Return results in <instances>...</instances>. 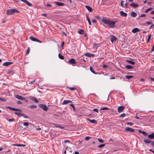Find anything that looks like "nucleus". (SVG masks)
I'll list each match as a JSON object with an SVG mask.
<instances>
[{"instance_id":"f257e3e1","label":"nucleus","mask_w":154,"mask_h":154,"mask_svg":"<svg viewBox=\"0 0 154 154\" xmlns=\"http://www.w3.org/2000/svg\"><path fill=\"white\" fill-rule=\"evenodd\" d=\"M101 21L105 24H107L108 26L111 28H113L115 26L116 22L109 20L106 19L104 18L102 19Z\"/></svg>"},{"instance_id":"f03ea898","label":"nucleus","mask_w":154,"mask_h":154,"mask_svg":"<svg viewBox=\"0 0 154 154\" xmlns=\"http://www.w3.org/2000/svg\"><path fill=\"white\" fill-rule=\"evenodd\" d=\"M7 14L8 15H11L14 13H19L20 11L17 9H8L6 11Z\"/></svg>"},{"instance_id":"7ed1b4c3","label":"nucleus","mask_w":154,"mask_h":154,"mask_svg":"<svg viewBox=\"0 0 154 154\" xmlns=\"http://www.w3.org/2000/svg\"><path fill=\"white\" fill-rule=\"evenodd\" d=\"M39 106L45 111H47L48 109V107L44 104H39Z\"/></svg>"},{"instance_id":"20e7f679","label":"nucleus","mask_w":154,"mask_h":154,"mask_svg":"<svg viewBox=\"0 0 154 154\" xmlns=\"http://www.w3.org/2000/svg\"><path fill=\"white\" fill-rule=\"evenodd\" d=\"M30 38L33 41L37 42L40 43H42V42L40 40L33 36H30Z\"/></svg>"},{"instance_id":"39448f33","label":"nucleus","mask_w":154,"mask_h":154,"mask_svg":"<svg viewBox=\"0 0 154 154\" xmlns=\"http://www.w3.org/2000/svg\"><path fill=\"white\" fill-rule=\"evenodd\" d=\"M7 108L10 109L11 110H13L15 111H19L20 112H22V110L21 109H16L14 108H13L9 106H8L7 107Z\"/></svg>"},{"instance_id":"423d86ee","label":"nucleus","mask_w":154,"mask_h":154,"mask_svg":"<svg viewBox=\"0 0 154 154\" xmlns=\"http://www.w3.org/2000/svg\"><path fill=\"white\" fill-rule=\"evenodd\" d=\"M125 108V107L123 106H120L118 108V111L120 113L122 112Z\"/></svg>"},{"instance_id":"0eeeda50","label":"nucleus","mask_w":154,"mask_h":154,"mask_svg":"<svg viewBox=\"0 0 154 154\" xmlns=\"http://www.w3.org/2000/svg\"><path fill=\"white\" fill-rule=\"evenodd\" d=\"M117 38L113 35H112L110 36V41L112 43L116 42Z\"/></svg>"},{"instance_id":"6e6552de","label":"nucleus","mask_w":154,"mask_h":154,"mask_svg":"<svg viewBox=\"0 0 154 154\" xmlns=\"http://www.w3.org/2000/svg\"><path fill=\"white\" fill-rule=\"evenodd\" d=\"M125 130L126 131L130 132H134L135 131V130L134 129L129 127L126 128Z\"/></svg>"},{"instance_id":"1a4fd4ad","label":"nucleus","mask_w":154,"mask_h":154,"mask_svg":"<svg viewBox=\"0 0 154 154\" xmlns=\"http://www.w3.org/2000/svg\"><path fill=\"white\" fill-rule=\"evenodd\" d=\"M68 63L70 64H75L76 62L74 58H71L68 60Z\"/></svg>"},{"instance_id":"9d476101","label":"nucleus","mask_w":154,"mask_h":154,"mask_svg":"<svg viewBox=\"0 0 154 154\" xmlns=\"http://www.w3.org/2000/svg\"><path fill=\"white\" fill-rule=\"evenodd\" d=\"M15 97L17 99L21 100H25L26 99L25 98L23 97L22 96H19L18 95H16L15 96Z\"/></svg>"},{"instance_id":"9b49d317","label":"nucleus","mask_w":154,"mask_h":154,"mask_svg":"<svg viewBox=\"0 0 154 154\" xmlns=\"http://www.w3.org/2000/svg\"><path fill=\"white\" fill-rule=\"evenodd\" d=\"M13 63V62H5L3 64V65L5 66H7L10 65L12 64Z\"/></svg>"},{"instance_id":"f8f14e48","label":"nucleus","mask_w":154,"mask_h":154,"mask_svg":"<svg viewBox=\"0 0 154 154\" xmlns=\"http://www.w3.org/2000/svg\"><path fill=\"white\" fill-rule=\"evenodd\" d=\"M84 55L88 57H94L95 55L94 54H91L88 53H85L84 54Z\"/></svg>"},{"instance_id":"ddd939ff","label":"nucleus","mask_w":154,"mask_h":154,"mask_svg":"<svg viewBox=\"0 0 154 154\" xmlns=\"http://www.w3.org/2000/svg\"><path fill=\"white\" fill-rule=\"evenodd\" d=\"M120 15L123 17H126L127 16V14L126 13H125L123 11H120L119 12Z\"/></svg>"},{"instance_id":"4468645a","label":"nucleus","mask_w":154,"mask_h":154,"mask_svg":"<svg viewBox=\"0 0 154 154\" xmlns=\"http://www.w3.org/2000/svg\"><path fill=\"white\" fill-rule=\"evenodd\" d=\"M54 3L57 5H58L59 6H64L65 5V4L64 3L58 2H54Z\"/></svg>"},{"instance_id":"2eb2a0df","label":"nucleus","mask_w":154,"mask_h":154,"mask_svg":"<svg viewBox=\"0 0 154 154\" xmlns=\"http://www.w3.org/2000/svg\"><path fill=\"white\" fill-rule=\"evenodd\" d=\"M140 31V29L137 28H134L132 30V32L133 33H135L137 32H139Z\"/></svg>"},{"instance_id":"dca6fc26","label":"nucleus","mask_w":154,"mask_h":154,"mask_svg":"<svg viewBox=\"0 0 154 154\" xmlns=\"http://www.w3.org/2000/svg\"><path fill=\"white\" fill-rule=\"evenodd\" d=\"M30 99L33 100L34 102L36 103H38V102L37 99L34 97H30Z\"/></svg>"},{"instance_id":"f3484780","label":"nucleus","mask_w":154,"mask_h":154,"mask_svg":"<svg viewBox=\"0 0 154 154\" xmlns=\"http://www.w3.org/2000/svg\"><path fill=\"white\" fill-rule=\"evenodd\" d=\"M72 102V101L70 100H64L62 102V105H65L69 103Z\"/></svg>"},{"instance_id":"a211bd4d","label":"nucleus","mask_w":154,"mask_h":154,"mask_svg":"<svg viewBox=\"0 0 154 154\" xmlns=\"http://www.w3.org/2000/svg\"><path fill=\"white\" fill-rule=\"evenodd\" d=\"M87 120L92 123L97 124V121L94 119L91 120L89 119H87Z\"/></svg>"},{"instance_id":"6ab92c4d","label":"nucleus","mask_w":154,"mask_h":154,"mask_svg":"<svg viewBox=\"0 0 154 154\" xmlns=\"http://www.w3.org/2000/svg\"><path fill=\"white\" fill-rule=\"evenodd\" d=\"M130 5L131 6L133 7L134 8H137V7L139 6V5L136 4L134 3H131L130 4Z\"/></svg>"},{"instance_id":"aec40b11","label":"nucleus","mask_w":154,"mask_h":154,"mask_svg":"<svg viewBox=\"0 0 154 154\" xmlns=\"http://www.w3.org/2000/svg\"><path fill=\"white\" fill-rule=\"evenodd\" d=\"M85 7L90 12H92V11L93 9L91 7L87 5H85Z\"/></svg>"},{"instance_id":"412c9836","label":"nucleus","mask_w":154,"mask_h":154,"mask_svg":"<svg viewBox=\"0 0 154 154\" xmlns=\"http://www.w3.org/2000/svg\"><path fill=\"white\" fill-rule=\"evenodd\" d=\"M152 141H151L150 140L148 139H145L144 140V142L146 143H150L151 144V143Z\"/></svg>"},{"instance_id":"4be33fe9","label":"nucleus","mask_w":154,"mask_h":154,"mask_svg":"<svg viewBox=\"0 0 154 154\" xmlns=\"http://www.w3.org/2000/svg\"><path fill=\"white\" fill-rule=\"evenodd\" d=\"M12 145L14 146H17L20 147H24L26 146L25 144H13Z\"/></svg>"},{"instance_id":"5701e85b","label":"nucleus","mask_w":154,"mask_h":154,"mask_svg":"<svg viewBox=\"0 0 154 154\" xmlns=\"http://www.w3.org/2000/svg\"><path fill=\"white\" fill-rule=\"evenodd\" d=\"M148 137L150 139H154V133L149 134L148 136Z\"/></svg>"},{"instance_id":"b1692460","label":"nucleus","mask_w":154,"mask_h":154,"mask_svg":"<svg viewBox=\"0 0 154 154\" xmlns=\"http://www.w3.org/2000/svg\"><path fill=\"white\" fill-rule=\"evenodd\" d=\"M131 14L132 17H136L137 16V14H136V13H135L134 11L131 12Z\"/></svg>"},{"instance_id":"393cba45","label":"nucleus","mask_w":154,"mask_h":154,"mask_svg":"<svg viewBox=\"0 0 154 154\" xmlns=\"http://www.w3.org/2000/svg\"><path fill=\"white\" fill-rule=\"evenodd\" d=\"M139 132L140 133H141L142 134H143V135H144L145 136H147L148 135L147 133L144 131L139 130Z\"/></svg>"},{"instance_id":"a878e982","label":"nucleus","mask_w":154,"mask_h":154,"mask_svg":"<svg viewBox=\"0 0 154 154\" xmlns=\"http://www.w3.org/2000/svg\"><path fill=\"white\" fill-rule=\"evenodd\" d=\"M90 70L94 74H97V73L95 71H94L93 70V68L92 67V66H90Z\"/></svg>"},{"instance_id":"bb28decb","label":"nucleus","mask_w":154,"mask_h":154,"mask_svg":"<svg viewBox=\"0 0 154 154\" xmlns=\"http://www.w3.org/2000/svg\"><path fill=\"white\" fill-rule=\"evenodd\" d=\"M84 31L82 29H80L78 31V32L81 34H83Z\"/></svg>"},{"instance_id":"cd10ccee","label":"nucleus","mask_w":154,"mask_h":154,"mask_svg":"<svg viewBox=\"0 0 154 154\" xmlns=\"http://www.w3.org/2000/svg\"><path fill=\"white\" fill-rule=\"evenodd\" d=\"M126 67L128 69L134 68V67L133 66L129 65H126Z\"/></svg>"},{"instance_id":"c85d7f7f","label":"nucleus","mask_w":154,"mask_h":154,"mask_svg":"<svg viewBox=\"0 0 154 154\" xmlns=\"http://www.w3.org/2000/svg\"><path fill=\"white\" fill-rule=\"evenodd\" d=\"M126 61L127 62L129 63L132 65H134L135 63L134 62L129 60H126Z\"/></svg>"},{"instance_id":"c756f323","label":"nucleus","mask_w":154,"mask_h":154,"mask_svg":"<svg viewBox=\"0 0 154 154\" xmlns=\"http://www.w3.org/2000/svg\"><path fill=\"white\" fill-rule=\"evenodd\" d=\"M58 57L59 58L61 59H64V57L61 54H58Z\"/></svg>"},{"instance_id":"7c9ffc66","label":"nucleus","mask_w":154,"mask_h":154,"mask_svg":"<svg viewBox=\"0 0 154 154\" xmlns=\"http://www.w3.org/2000/svg\"><path fill=\"white\" fill-rule=\"evenodd\" d=\"M86 17H87V20H88V22L89 23V25H91V21H90L89 18L88 17V15L87 14L86 15Z\"/></svg>"},{"instance_id":"2f4dec72","label":"nucleus","mask_w":154,"mask_h":154,"mask_svg":"<svg viewBox=\"0 0 154 154\" xmlns=\"http://www.w3.org/2000/svg\"><path fill=\"white\" fill-rule=\"evenodd\" d=\"M151 34H150L148 35V37L147 40L146 41V42L147 43H148L149 42V41L151 37Z\"/></svg>"},{"instance_id":"473e14b6","label":"nucleus","mask_w":154,"mask_h":154,"mask_svg":"<svg viewBox=\"0 0 154 154\" xmlns=\"http://www.w3.org/2000/svg\"><path fill=\"white\" fill-rule=\"evenodd\" d=\"M134 77L133 76L127 75L125 76V78L127 79H130Z\"/></svg>"},{"instance_id":"72a5a7b5","label":"nucleus","mask_w":154,"mask_h":154,"mask_svg":"<svg viewBox=\"0 0 154 154\" xmlns=\"http://www.w3.org/2000/svg\"><path fill=\"white\" fill-rule=\"evenodd\" d=\"M70 105L72 107V108H73V109L74 110V111H75L76 110V109H75V107L74 105V104H70Z\"/></svg>"},{"instance_id":"f704fd0d","label":"nucleus","mask_w":154,"mask_h":154,"mask_svg":"<svg viewBox=\"0 0 154 154\" xmlns=\"http://www.w3.org/2000/svg\"><path fill=\"white\" fill-rule=\"evenodd\" d=\"M15 114L17 115L18 116H22V115L23 113L16 112H15Z\"/></svg>"},{"instance_id":"c9c22d12","label":"nucleus","mask_w":154,"mask_h":154,"mask_svg":"<svg viewBox=\"0 0 154 154\" xmlns=\"http://www.w3.org/2000/svg\"><path fill=\"white\" fill-rule=\"evenodd\" d=\"M29 108H30L31 109H33V108H37V106L35 105H32L30 106H29Z\"/></svg>"},{"instance_id":"e433bc0d","label":"nucleus","mask_w":154,"mask_h":154,"mask_svg":"<svg viewBox=\"0 0 154 154\" xmlns=\"http://www.w3.org/2000/svg\"><path fill=\"white\" fill-rule=\"evenodd\" d=\"M26 3L29 6H31L32 5V4L29 3V2L27 1L26 2Z\"/></svg>"},{"instance_id":"4c0bfd02","label":"nucleus","mask_w":154,"mask_h":154,"mask_svg":"<svg viewBox=\"0 0 154 154\" xmlns=\"http://www.w3.org/2000/svg\"><path fill=\"white\" fill-rule=\"evenodd\" d=\"M152 9H153V8H148L146 9L145 11V13H146L148 11H149L150 10H152Z\"/></svg>"},{"instance_id":"58836bf2","label":"nucleus","mask_w":154,"mask_h":154,"mask_svg":"<svg viewBox=\"0 0 154 154\" xmlns=\"http://www.w3.org/2000/svg\"><path fill=\"white\" fill-rule=\"evenodd\" d=\"M105 144H101L100 145H99L98 146V147L99 148H101L104 147L105 146Z\"/></svg>"},{"instance_id":"ea45409f","label":"nucleus","mask_w":154,"mask_h":154,"mask_svg":"<svg viewBox=\"0 0 154 154\" xmlns=\"http://www.w3.org/2000/svg\"><path fill=\"white\" fill-rule=\"evenodd\" d=\"M67 88H69V89L73 91L76 90V88H73V87H67Z\"/></svg>"},{"instance_id":"a19ab883","label":"nucleus","mask_w":154,"mask_h":154,"mask_svg":"<svg viewBox=\"0 0 154 154\" xmlns=\"http://www.w3.org/2000/svg\"><path fill=\"white\" fill-rule=\"evenodd\" d=\"M22 123L23 124V125L25 126H27L29 125V123L28 122H23Z\"/></svg>"},{"instance_id":"79ce46f5","label":"nucleus","mask_w":154,"mask_h":154,"mask_svg":"<svg viewBox=\"0 0 154 154\" xmlns=\"http://www.w3.org/2000/svg\"><path fill=\"white\" fill-rule=\"evenodd\" d=\"M126 116L125 114L124 113H122L121 114L120 116L119 117H125Z\"/></svg>"},{"instance_id":"37998d69","label":"nucleus","mask_w":154,"mask_h":154,"mask_svg":"<svg viewBox=\"0 0 154 154\" xmlns=\"http://www.w3.org/2000/svg\"><path fill=\"white\" fill-rule=\"evenodd\" d=\"M56 127H58L60 128H64L59 125H56L55 126Z\"/></svg>"},{"instance_id":"c03bdc74","label":"nucleus","mask_w":154,"mask_h":154,"mask_svg":"<svg viewBox=\"0 0 154 154\" xmlns=\"http://www.w3.org/2000/svg\"><path fill=\"white\" fill-rule=\"evenodd\" d=\"M109 108L108 107H103L100 109V110H109Z\"/></svg>"},{"instance_id":"a18cd8bd","label":"nucleus","mask_w":154,"mask_h":154,"mask_svg":"<svg viewBox=\"0 0 154 154\" xmlns=\"http://www.w3.org/2000/svg\"><path fill=\"white\" fill-rule=\"evenodd\" d=\"M98 140L99 142L101 143H103L104 142V141L100 138H98Z\"/></svg>"},{"instance_id":"49530a36","label":"nucleus","mask_w":154,"mask_h":154,"mask_svg":"<svg viewBox=\"0 0 154 154\" xmlns=\"http://www.w3.org/2000/svg\"><path fill=\"white\" fill-rule=\"evenodd\" d=\"M127 124L130 125V126H132L134 125V124L132 122H128L127 123Z\"/></svg>"},{"instance_id":"de8ad7c7","label":"nucleus","mask_w":154,"mask_h":154,"mask_svg":"<svg viewBox=\"0 0 154 154\" xmlns=\"http://www.w3.org/2000/svg\"><path fill=\"white\" fill-rule=\"evenodd\" d=\"M91 137H85V140H88L90 139H91Z\"/></svg>"},{"instance_id":"09e8293b","label":"nucleus","mask_w":154,"mask_h":154,"mask_svg":"<svg viewBox=\"0 0 154 154\" xmlns=\"http://www.w3.org/2000/svg\"><path fill=\"white\" fill-rule=\"evenodd\" d=\"M93 110L94 112H96L97 113L99 112L98 110V109H97V108H95L94 109H93Z\"/></svg>"},{"instance_id":"8fccbe9b","label":"nucleus","mask_w":154,"mask_h":154,"mask_svg":"<svg viewBox=\"0 0 154 154\" xmlns=\"http://www.w3.org/2000/svg\"><path fill=\"white\" fill-rule=\"evenodd\" d=\"M22 116L24 118H28V116L23 113L22 114Z\"/></svg>"},{"instance_id":"3c124183","label":"nucleus","mask_w":154,"mask_h":154,"mask_svg":"<svg viewBox=\"0 0 154 154\" xmlns=\"http://www.w3.org/2000/svg\"><path fill=\"white\" fill-rule=\"evenodd\" d=\"M0 100L2 101H6V100L5 99L2 98L1 97H0Z\"/></svg>"},{"instance_id":"603ef678","label":"nucleus","mask_w":154,"mask_h":154,"mask_svg":"<svg viewBox=\"0 0 154 154\" xmlns=\"http://www.w3.org/2000/svg\"><path fill=\"white\" fill-rule=\"evenodd\" d=\"M124 2V1H122L121 2V5L122 7H124L123 3Z\"/></svg>"},{"instance_id":"864d4df0","label":"nucleus","mask_w":154,"mask_h":154,"mask_svg":"<svg viewBox=\"0 0 154 154\" xmlns=\"http://www.w3.org/2000/svg\"><path fill=\"white\" fill-rule=\"evenodd\" d=\"M30 52V49L29 48H28L27 50V52L26 53V54H28Z\"/></svg>"},{"instance_id":"5fc2aeb1","label":"nucleus","mask_w":154,"mask_h":154,"mask_svg":"<svg viewBox=\"0 0 154 154\" xmlns=\"http://www.w3.org/2000/svg\"><path fill=\"white\" fill-rule=\"evenodd\" d=\"M108 67V66L107 65H105V64H104L103 66V67L104 68H107Z\"/></svg>"},{"instance_id":"6e6d98bb","label":"nucleus","mask_w":154,"mask_h":154,"mask_svg":"<svg viewBox=\"0 0 154 154\" xmlns=\"http://www.w3.org/2000/svg\"><path fill=\"white\" fill-rule=\"evenodd\" d=\"M94 48H97V45L95 43H94Z\"/></svg>"},{"instance_id":"4d7b16f0","label":"nucleus","mask_w":154,"mask_h":154,"mask_svg":"<svg viewBox=\"0 0 154 154\" xmlns=\"http://www.w3.org/2000/svg\"><path fill=\"white\" fill-rule=\"evenodd\" d=\"M69 151L68 150H66L64 152V154H68Z\"/></svg>"},{"instance_id":"13d9d810","label":"nucleus","mask_w":154,"mask_h":154,"mask_svg":"<svg viewBox=\"0 0 154 154\" xmlns=\"http://www.w3.org/2000/svg\"><path fill=\"white\" fill-rule=\"evenodd\" d=\"M17 103L18 104H21L22 103V102L20 101H17Z\"/></svg>"},{"instance_id":"bf43d9fd","label":"nucleus","mask_w":154,"mask_h":154,"mask_svg":"<svg viewBox=\"0 0 154 154\" xmlns=\"http://www.w3.org/2000/svg\"><path fill=\"white\" fill-rule=\"evenodd\" d=\"M14 119H10L8 120V121H9V122H12V121H14Z\"/></svg>"},{"instance_id":"052dcab7","label":"nucleus","mask_w":154,"mask_h":154,"mask_svg":"<svg viewBox=\"0 0 154 154\" xmlns=\"http://www.w3.org/2000/svg\"><path fill=\"white\" fill-rule=\"evenodd\" d=\"M146 23L148 25H150L152 23V22H150V21L147 22H146Z\"/></svg>"},{"instance_id":"680f3d73","label":"nucleus","mask_w":154,"mask_h":154,"mask_svg":"<svg viewBox=\"0 0 154 154\" xmlns=\"http://www.w3.org/2000/svg\"><path fill=\"white\" fill-rule=\"evenodd\" d=\"M151 145L153 147H154V141H152L151 143Z\"/></svg>"},{"instance_id":"e2e57ef3","label":"nucleus","mask_w":154,"mask_h":154,"mask_svg":"<svg viewBox=\"0 0 154 154\" xmlns=\"http://www.w3.org/2000/svg\"><path fill=\"white\" fill-rule=\"evenodd\" d=\"M92 22L93 23H96V20H92Z\"/></svg>"},{"instance_id":"0e129e2a","label":"nucleus","mask_w":154,"mask_h":154,"mask_svg":"<svg viewBox=\"0 0 154 154\" xmlns=\"http://www.w3.org/2000/svg\"><path fill=\"white\" fill-rule=\"evenodd\" d=\"M48 7H51L52 6L50 4H48L46 5Z\"/></svg>"},{"instance_id":"69168bd1","label":"nucleus","mask_w":154,"mask_h":154,"mask_svg":"<svg viewBox=\"0 0 154 154\" xmlns=\"http://www.w3.org/2000/svg\"><path fill=\"white\" fill-rule=\"evenodd\" d=\"M146 16V14H143L141 15L140 17H145Z\"/></svg>"},{"instance_id":"338daca9","label":"nucleus","mask_w":154,"mask_h":154,"mask_svg":"<svg viewBox=\"0 0 154 154\" xmlns=\"http://www.w3.org/2000/svg\"><path fill=\"white\" fill-rule=\"evenodd\" d=\"M62 33L64 35H65L66 36H67V34L65 33V32H62Z\"/></svg>"},{"instance_id":"774afa93","label":"nucleus","mask_w":154,"mask_h":154,"mask_svg":"<svg viewBox=\"0 0 154 154\" xmlns=\"http://www.w3.org/2000/svg\"><path fill=\"white\" fill-rule=\"evenodd\" d=\"M150 14H154V10L153 11H152L151 12Z\"/></svg>"}]
</instances>
